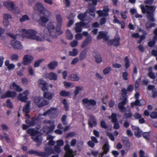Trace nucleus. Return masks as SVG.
Returning <instances> with one entry per match:
<instances>
[{
	"label": "nucleus",
	"instance_id": "40",
	"mask_svg": "<svg viewBox=\"0 0 157 157\" xmlns=\"http://www.w3.org/2000/svg\"><path fill=\"white\" fill-rule=\"evenodd\" d=\"M86 51L85 50H84L82 51L80 53L79 55V59L81 60H82L85 58L86 55Z\"/></svg>",
	"mask_w": 157,
	"mask_h": 157
},
{
	"label": "nucleus",
	"instance_id": "14",
	"mask_svg": "<svg viewBox=\"0 0 157 157\" xmlns=\"http://www.w3.org/2000/svg\"><path fill=\"white\" fill-rule=\"evenodd\" d=\"M29 94L28 90H26L23 93H21L18 95V99L22 102H25L28 99L27 96Z\"/></svg>",
	"mask_w": 157,
	"mask_h": 157
},
{
	"label": "nucleus",
	"instance_id": "29",
	"mask_svg": "<svg viewBox=\"0 0 157 157\" xmlns=\"http://www.w3.org/2000/svg\"><path fill=\"white\" fill-rule=\"evenodd\" d=\"M46 77L49 78L50 80H56L57 78V76L55 73L51 72L49 74H47Z\"/></svg>",
	"mask_w": 157,
	"mask_h": 157
},
{
	"label": "nucleus",
	"instance_id": "17",
	"mask_svg": "<svg viewBox=\"0 0 157 157\" xmlns=\"http://www.w3.org/2000/svg\"><path fill=\"white\" fill-rule=\"evenodd\" d=\"M127 98L126 96H124V98L122 99L123 101L120 102L118 104V107L121 110V112H124L125 110V109L124 107V105H125L127 102Z\"/></svg>",
	"mask_w": 157,
	"mask_h": 157
},
{
	"label": "nucleus",
	"instance_id": "43",
	"mask_svg": "<svg viewBox=\"0 0 157 157\" xmlns=\"http://www.w3.org/2000/svg\"><path fill=\"white\" fill-rule=\"evenodd\" d=\"M87 12L86 11L83 13L79 14L77 16L78 18L81 20H83L87 15Z\"/></svg>",
	"mask_w": 157,
	"mask_h": 157
},
{
	"label": "nucleus",
	"instance_id": "37",
	"mask_svg": "<svg viewBox=\"0 0 157 157\" xmlns=\"http://www.w3.org/2000/svg\"><path fill=\"white\" fill-rule=\"evenodd\" d=\"M10 61L9 60H7L5 62V65L7 66L9 70H10L14 69L15 67V65L13 64H10Z\"/></svg>",
	"mask_w": 157,
	"mask_h": 157
},
{
	"label": "nucleus",
	"instance_id": "57",
	"mask_svg": "<svg viewBox=\"0 0 157 157\" xmlns=\"http://www.w3.org/2000/svg\"><path fill=\"white\" fill-rule=\"evenodd\" d=\"M56 145H57L60 147L61 146H63L64 144V141L62 140H57L56 142Z\"/></svg>",
	"mask_w": 157,
	"mask_h": 157
},
{
	"label": "nucleus",
	"instance_id": "33",
	"mask_svg": "<svg viewBox=\"0 0 157 157\" xmlns=\"http://www.w3.org/2000/svg\"><path fill=\"white\" fill-rule=\"evenodd\" d=\"M56 111V109L54 108H51L50 109L45 112L44 113H43V114H40L39 115V117H40L42 115L46 116L48 114H50L52 113H54Z\"/></svg>",
	"mask_w": 157,
	"mask_h": 157
},
{
	"label": "nucleus",
	"instance_id": "22",
	"mask_svg": "<svg viewBox=\"0 0 157 157\" xmlns=\"http://www.w3.org/2000/svg\"><path fill=\"white\" fill-rule=\"evenodd\" d=\"M120 38L117 37L115 38L113 40H109L108 42L109 45L113 44L115 46H118L120 45Z\"/></svg>",
	"mask_w": 157,
	"mask_h": 157
},
{
	"label": "nucleus",
	"instance_id": "11",
	"mask_svg": "<svg viewBox=\"0 0 157 157\" xmlns=\"http://www.w3.org/2000/svg\"><path fill=\"white\" fill-rule=\"evenodd\" d=\"M109 8L107 6L103 7L102 10H98L96 13L98 15V17H106L109 15Z\"/></svg>",
	"mask_w": 157,
	"mask_h": 157
},
{
	"label": "nucleus",
	"instance_id": "20",
	"mask_svg": "<svg viewBox=\"0 0 157 157\" xmlns=\"http://www.w3.org/2000/svg\"><path fill=\"white\" fill-rule=\"evenodd\" d=\"M12 46L14 48L21 49L22 48V46L18 41H16L15 40L12 41L11 43Z\"/></svg>",
	"mask_w": 157,
	"mask_h": 157
},
{
	"label": "nucleus",
	"instance_id": "38",
	"mask_svg": "<svg viewBox=\"0 0 157 157\" xmlns=\"http://www.w3.org/2000/svg\"><path fill=\"white\" fill-rule=\"evenodd\" d=\"M82 27L80 22H78L75 24V31L76 33H79L82 31Z\"/></svg>",
	"mask_w": 157,
	"mask_h": 157
},
{
	"label": "nucleus",
	"instance_id": "7",
	"mask_svg": "<svg viewBox=\"0 0 157 157\" xmlns=\"http://www.w3.org/2000/svg\"><path fill=\"white\" fill-rule=\"evenodd\" d=\"M82 103L87 109H92V106L95 105L96 102L93 99H89L87 98H85L82 100Z\"/></svg>",
	"mask_w": 157,
	"mask_h": 157
},
{
	"label": "nucleus",
	"instance_id": "19",
	"mask_svg": "<svg viewBox=\"0 0 157 157\" xmlns=\"http://www.w3.org/2000/svg\"><path fill=\"white\" fill-rule=\"evenodd\" d=\"M89 125L90 127L92 128L93 126H95L97 123L94 117L91 115L90 116V119L88 121Z\"/></svg>",
	"mask_w": 157,
	"mask_h": 157
},
{
	"label": "nucleus",
	"instance_id": "9",
	"mask_svg": "<svg viewBox=\"0 0 157 157\" xmlns=\"http://www.w3.org/2000/svg\"><path fill=\"white\" fill-rule=\"evenodd\" d=\"M33 59V57L31 55H25L23 57L22 63L25 66L29 65L32 63Z\"/></svg>",
	"mask_w": 157,
	"mask_h": 157
},
{
	"label": "nucleus",
	"instance_id": "63",
	"mask_svg": "<svg viewBox=\"0 0 157 157\" xmlns=\"http://www.w3.org/2000/svg\"><path fill=\"white\" fill-rule=\"evenodd\" d=\"M75 37L77 40H81L82 38V34L78 33L75 36Z\"/></svg>",
	"mask_w": 157,
	"mask_h": 157
},
{
	"label": "nucleus",
	"instance_id": "39",
	"mask_svg": "<svg viewBox=\"0 0 157 157\" xmlns=\"http://www.w3.org/2000/svg\"><path fill=\"white\" fill-rule=\"evenodd\" d=\"M54 138V136H48L47 137V139L49 140V141L48 142V144L49 145L53 146L55 144V142L54 141L53 139Z\"/></svg>",
	"mask_w": 157,
	"mask_h": 157
},
{
	"label": "nucleus",
	"instance_id": "61",
	"mask_svg": "<svg viewBox=\"0 0 157 157\" xmlns=\"http://www.w3.org/2000/svg\"><path fill=\"white\" fill-rule=\"evenodd\" d=\"M127 11H121V16L122 18L124 19H126L127 16L126 15V13H127Z\"/></svg>",
	"mask_w": 157,
	"mask_h": 157
},
{
	"label": "nucleus",
	"instance_id": "35",
	"mask_svg": "<svg viewBox=\"0 0 157 157\" xmlns=\"http://www.w3.org/2000/svg\"><path fill=\"white\" fill-rule=\"evenodd\" d=\"M45 149H48V150L51 149L52 150V152L50 153V154L52 153H55L56 152L57 153H60L61 151V147L57 145H56L54 147V149L53 150L51 148H46Z\"/></svg>",
	"mask_w": 157,
	"mask_h": 157
},
{
	"label": "nucleus",
	"instance_id": "24",
	"mask_svg": "<svg viewBox=\"0 0 157 157\" xmlns=\"http://www.w3.org/2000/svg\"><path fill=\"white\" fill-rule=\"evenodd\" d=\"M91 4H89L88 5V9L86 11L87 13H89L91 16L93 17H95V14L94 12L95 10V7H91Z\"/></svg>",
	"mask_w": 157,
	"mask_h": 157
},
{
	"label": "nucleus",
	"instance_id": "13",
	"mask_svg": "<svg viewBox=\"0 0 157 157\" xmlns=\"http://www.w3.org/2000/svg\"><path fill=\"white\" fill-rule=\"evenodd\" d=\"M4 4L9 10L12 11L14 13L17 12V10H18V8L15 6L13 2H4Z\"/></svg>",
	"mask_w": 157,
	"mask_h": 157
},
{
	"label": "nucleus",
	"instance_id": "8",
	"mask_svg": "<svg viewBox=\"0 0 157 157\" xmlns=\"http://www.w3.org/2000/svg\"><path fill=\"white\" fill-rule=\"evenodd\" d=\"M52 152V150L51 149L48 150V149H45V152H38L35 150H30L29 151V154H34L37 155H40L42 157H45L48 156L50 153Z\"/></svg>",
	"mask_w": 157,
	"mask_h": 157
},
{
	"label": "nucleus",
	"instance_id": "64",
	"mask_svg": "<svg viewBox=\"0 0 157 157\" xmlns=\"http://www.w3.org/2000/svg\"><path fill=\"white\" fill-rule=\"evenodd\" d=\"M106 134L107 136L109 137L111 140L113 141H114L115 138L112 133L109 132H107Z\"/></svg>",
	"mask_w": 157,
	"mask_h": 157
},
{
	"label": "nucleus",
	"instance_id": "5",
	"mask_svg": "<svg viewBox=\"0 0 157 157\" xmlns=\"http://www.w3.org/2000/svg\"><path fill=\"white\" fill-rule=\"evenodd\" d=\"M27 132L28 133L30 134V135L33 136L32 138L34 141L39 143V145L40 144L42 140L41 136H35L39 134V132H38L34 129L30 128L27 130Z\"/></svg>",
	"mask_w": 157,
	"mask_h": 157
},
{
	"label": "nucleus",
	"instance_id": "41",
	"mask_svg": "<svg viewBox=\"0 0 157 157\" xmlns=\"http://www.w3.org/2000/svg\"><path fill=\"white\" fill-rule=\"evenodd\" d=\"M78 53V50L76 48H73L72 51H70L69 52V54L70 56H77Z\"/></svg>",
	"mask_w": 157,
	"mask_h": 157
},
{
	"label": "nucleus",
	"instance_id": "16",
	"mask_svg": "<svg viewBox=\"0 0 157 157\" xmlns=\"http://www.w3.org/2000/svg\"><path fill=\"white\" fill-rule=\"evenodd\" d=\"M39 86L43 91L48 90V88L47 87V83L45 81L40 79L38 81Z\"/></svg>",
	"mask_w": 157,
	"mask_h": 157
},
{
	"label": "nucleus",
	"instance_id": "23",
	"mask_svg": "<svg viewBox=\"0 0 157 157\" xmlns=\"http://www.w3.org/2000/svg\"><path fill=\"white\" fill-rule=\"evenodd\" d=\"M93 56L95 58V61L97 63H100L102 61V59L100 55L98 53L94 52Z\"/></svg>",
	"mask_w": 157,
	"mask_h": 157
},
{
	"label": "nucleus",
	"instance_id": "47",
	"mask_svg": "<svg viewBox=\"0 0 157 157\" xmlns=\"http://www.w3.org/2000/svg\"><path fill=\"white\" fill-rule=\"evenodd\" d=\"M29 17L27 15L25 14L22 16L20 18V21L21 22H24L29 20Z\"/></svg>",
	"mask_w": 157,
	"mask_h": 157
},
{
	"label": "nucleus",
	"instance_id": "18",
	"mask_svg": "<svg viewBox=\"0 0 157 157\" xmlns=\"http://www.w3.org/2000/svg\"><path fill=\"white\" fill-rule=\"evenodd\" d=\"M16 93L15 92L7 91L2 96L1 98H4L9 97L14 98L16 97Z\"/></svg>",
	"mask_w": 157,
	"mask_h": 157
},
{
	"label": "nucleus",
	"instance_id": "10",
	"mask_svg": "<svg viewBox=\"0 0 157 157\" xmlns=\"http://www.w3.org/2000/svg\"><path fill=\"white\" fill-rule=\"evenodd\" d=\"M68 141H65L66 145L64 147V149L65 151V154L64 157H73V151L71 148L70 146L68 144Z\"/></svg>",
	"mask_w": 157,
	"mask_h": 157
},
{
	"label": "nucleus",
	"instance_id": "56",
	"mask_svg": "<svg viewBox=\"0 0 157 157\" xmlns=\"http://www.w3.org/2000/svg\"><path fill=\"white\" fill-rule=\"evenodd\" d=\"M19 56L17 54H13L11 56V59L14 61H16L18 60Z\"/></svg>",
	"mask_w": 157,
	"mask_h": 157
},
{
	"label": "nucleus",
	"instance_id": "59",
	"mask_svg": "<svg viewBox=\"0 0 157 157\" xmlns=\"http://www.w3.org/2000/svg\"><path fill=\"white\" fill-rule=\"evenodd\" d=\"M150 116L152 119L157 118V112L156 111L152 112L150 115Z\"/></svg>",
	"mask_w": 157,
	"mask_h": 157
},
{
	"label": "nucleus",
	"instance_id": "46",
	"mask_svg": "<svg viewBox=\"0 0 157 157\" xmlns=\"http://www.w3.org/2000/svg\"><path fill=\"white\" fill-rule=\"evenodd\" d=\"M60 94L62 96L67 97L70 94V93L65 90H62L60 92Z\"/></svg>",
	"mask_w": 157,
	"mask_h": 157
},
{
	"label": "nucleus",
	"instance_id": "21",
	"mask_svg": "<svg viewBox=\"0 0 157 157\" xmlns=\"http://www.w3.org/2000/svg\"><path fill=\"white\" fill-rule=\"evenodd\" d=\"M92 41V38L90 36H89L86 39L83 41L81 45V47L84 48L89 44L91 43Z\"/></svg>",
	"mask_w": 157,
	"mask_h": 157
},
{
	"label": "nucleus",
	"instance_id": "28",
	"mask_svg": "<svg viewBox=\"0 0 157 157\" xmlns=\"http://www.w3.org/2000/svg\"><path fill=\"white\" fill-rule=\"evenodd\" d=\"M10 88L12 89L15 90L18 92H21L23 90L22 89L16 84L15 82H13L10 85Z\"/></svg>",
	"mask_w": 157,
	"mask_h": 157
},
{
	"label": "nucleus",
	"instance_id": "50",
	"mask_svg": "<svg viewBox=\"0 0 157 157\" xmlns=\"http://www.w3.org/2000/svg\"><path fill=\"white\" fill-rule=\"evenodd\" d=\"M54 121L53 120H45L43 121L44 124H49L51 126V128H53L54 127Z\"/></svg>",
	"mask_w": 157,
	"mask_h": 157
},
{
	"label": "nucleus",
	"instance_id": "1",
	"mask_svg": "<svg viewBox=\"0 0 157 157\" xmlns=\"http://www.w3.org/2000/svg\"><path fill=\"white\" fill-rule=\"evenodd\" d=\"M56 24L55 27L53 22H49L47 25V29H45L44 30V33L46 34L48 33L51 39L56 38L59 35L62 34L63 31L61 30L62 25V18L59 14H56Z\"/></svg>",
	"mask_w": 157,
	"mask_h": 157
},
{
	"label": "nucleus",
	"instance_id": "15",
	"mask_svg": "<svg viewBox=\"0 0 157 157\" xmlns=\"http://www.w3.org/2000/svg\"><path fill=\"white\" fill-rule=\"evenodd\" d=\"M109 118H112V122L114 123L113 126L114 128L115 129H118L120 127V126L119 123L117 121L116 114L113 113L111 117H109Z\"/></svg>",
	"mask_w": 157,
	"mask_h": 157
},
{
	"label": "nucleus",
	"instance_id": "42",
	"mask_svg": "<svg viewBox=\"0 0 157 157\" xmlns=\"http://www.w3.org/2000/svg\"><path fill=\"white\" fill-rule=\"evenodd\" d=\"M63 84L65 87L67 88H72L74 86V84L73 83L70 82L65 81L64 82Z\"/></svg>",
	"mask_w": 157,
	"mask_h": 157
},
{
	"label": "nucleus",
	"instance_id": "34",
	"mask_svg": "<svg viewBox=\"0 0 157 157\" xmlns=\"http://www.w3.org/2000/svg\"><path fill=\"white\" fill-rule=\"evenodd\" d=\"M152 68L151 67L148 68L147 75L150 78L154 79L155 78V73L152 72Z\"/></svg>",
	"mask_w": 157,
	"mask_h": 157
},
{
	"label": "nucleus",
	"instance_id": "31",
	"mask_svg": "<svg viewBox=\"0 0 157 157\" xmlns=\"http://www.w3.org/2000/svg\"><path fill=\"white\" fill-rule=\"evenodd\" d=\"M103 149V151L100 155L99 157H102L104 154H106L109 151V146L107 144L105 143L104 144Z\"/></svg>",
	"mask_w": 157,
	"mask_h": 157
},
{
	"label": "nucleus",
	"instance_id": "54",
	"mask_svg": "<svg viewBox=\"0 0 157 157\" xmlns=\"http://www.w3.org/2000/svg\"><path fill=\"white\" fill-rule=\"evenodd\" d=\"M44 59H39L38 60L36 61L34 63V67H38L39 66L40 63L44 61Z\"/></svg>",
	"mask_w": 157,
	"mask_h": 157
},
{
	"label": "nucleus",
	"instance_id": "53",
	"mask_svg": "<svg viewBox=\"0 0 157 157\" xmlns=\"http://www.w3.org/2000/svg\"><path fill=\"white\" fill-rule=\"evenodd\" d=\"M127 90L124 88H123L121 92L122 94H121V99H123L124 98V96H126L127 97L126 95L127 94Z\"/></svg>",
	"mask_w": 157,
	"mask_h": 157
},
{
	"label": "nucleus",
	"instance_id": "26",
	"mask_svg": "<svg viewBox=\"0 0 157 157\" xmlns=\"http://www.w3.org/2000/svg\"><path fill=\"white\" fill-rule=\"evenodd\" d=\"M58 65V63L56 61H53L47 65L48 68L51 70L54 69Z\"/></svg>",
	"mask_w": 157,
	"mask_h": 157
},
{
	"label": "nucleus",
	"instance_id": "62",
	"mask_svg": "<svg viewBox=\"0 0 157 157\" xmlns=\"http://www.w3.org/2000/svg\"><path fill=\"white\" fill-rule=\"evenodd\" d=\"M78 44V42L77 40H74L71 42L70 46L72 47H74L77 46Z\"/></svg>",
	"mask_w": 157,
	"mask_h": 157
},
{
	"label": "nucleus",
	"instance_id": "55",
	"mask_svg": "<svg viewBox=\"0 0 157 157\" xmlns=\"http://www.w3.org/2000/svg\"><path fill=\"white\" fill-rule=\"evenodd\" d=\"M25 122L26 124L29 125V126H33L35 124V121L34 120H32L31 121H29L28 120H26Z\"/></svg>",
	"mask_w": 157,
	"mask_h": 157
},
{
	"label": "nucleus",
	"instance_id": "25",
	"mask_svg": "<svg viewBox=\"0 0 157 157\" xmlns=\"http://www.w3.org/2000/svg\"><path fill=\"white\" fill-rule=\"evenodd\" d=\"M146 104V102L144 100H142L140 101L136 100L134 102L131 103V106L132 107L134 105L142 106L145 105Z\"/></svg>",
	"mask_w": 157,
	"mask_h": 157
},
{
	"label": "nucleus",
	"instance_id": "32",
	"mask_svg": "<svg viewBox=\"0 0 157 157\" xmlns=\"http://www.w3.org/2000/svg\"><path fill=\"white\" fill-rule=\"evenodd\" d=\"M68 78L74 81H78L80 79L79 77L77 75L75 74H72L70 75L68 77Z\"/></svg>",
	"mask_w": 157,
	"mask_h": 157
},
{
	"label": "nucleus",
	"instance_id": "6",
	"mask_svg": "<svg viewBox=\"0 0 157 157\" xmlns=\"http://www.w3.org/2000/svg\"><path fill=\"white\" fill-rule=\"evenodd\" d=\"M34 103L38 106L39 107H40L44 106L47 105L49 103L48 101L42 97H36L33 99Z\"/></svg>",
	"mask_w": 157,
	"mask_h": 157
},
{
	"label": "nucleus",
	"instance_id": "49",
	"mask_svg": "<svg viewBox=\"0 0 157 157\" xmlns=\"http://www.w3.org/2000/svg\"><path fill=\"white\" fill-rule=\"evenodd\" d=\"M83 89V87L81 86H78L76 87L75 90L74 91L75 95L76 96L78 93Z\"/></svg>",
	"mask_w": 157,
	"mask_h": 157
},
{
	"label": "nucleus",
	"instance_id": "3",
	"mask_svg": "<svg viewBox=\"0 0 157 157\" xmlns=\"http://www.w3.org/2000/svg\"><path fill=\"white\" fill-rule=\"evenodd\" d=\"M140 7L143 13H147L146 17L149 20L152 22L155 21V20L153 16L154 12L156 8L155 6H148L147 5L144 6L143 5H141Z\"/></svg>",
	"mask_w": 157,
	"mask_h": 157
},
{
	"label": "nucleus",
	"instance_id": "48",
	"mask_svg": "<svg viewBox=\"0 0 157 157\" xmlns=\"http://www.w3.org/2000/svg\"><path fill=\"white\" fill-rule=\"evenodd\" d=\"M125 111L124 116L127 118H130L132 116V113L130 112V109H128L126 111Z\"/></svg>",
	"mask_w": 157,
	"mask_h": 157
},
{
	"label": "nucleus",
	"instance_id": "36",
	"mask_svg": "<svg viewBox=\"0 0 157 157\" xmlns=\"http://www.w3.org/2000/svg\"><path fill=\"white\" fill-rule=\"evenodd\" d=\"M106 33L104 32H100L97 36V38L98 39L104 38L105 40H107L108 38L106 36Z\"/></svg>",
	"mask_w": 157,
	"mask_h": 157
},
{
	"label": "nucleus",
	"instance_id": "30",
	"mask_svg": "<svg viewBox=\"0 0 157 157\" xmlns=\"http://www.w3.org/2000/svg\"><path fill=\"white\" fill-rule=\"evenodd\" d=\"M54 95V93H52L49 92H46L43 94V98L44 99L46 98L48 100H51L52 98Z\"/></svg>",
	"mask_w": 157,
	"mask_h": 157
},
{
	"label": "nucleus",
	"instance_id": "51",
	"mask_svg": "<svg viewBox=\"0 0 157 157\" xmlns=\"http://www.w3.org/2000/svg\"><path fill=\"white\" fill-rule=\"evenodd\" d=\"M134 134L137 137L140 138L141 136L142 132L140 129L137 131H135Z\"/></svg>",
	"mask_w": 157,
	"mask_h": 157
},
{
	"label": "nucleus",
	"instance_id": "58",
	"mask_svg": "<svg viewBox=\"0 0 157 157\" xmlns=\"http://www.w3.org/2000/svg\"><path fill=\"white\" fill-rule=\"evenodd\" d=\"M111 70V68L110 67H107L104 69L103 72L104 74H108Z\"/></svg>",
	"mask_w": 157,
	"mask_h": 157
},
{
	"label": "nucleus",
	"instance_id": "2",
	"mask_svg": "<svg viewBox=\"0 0 157 157\" xmlns=\"http://www.w3.org/2000/svg\"><path fill=\"white\" fill-rule=\"evenodd\" d=\"M22 31L24 33L23 35L27 38L34 40L37 41H44L45 39L44 36L37 35V32L35 30H26L23 29L22 30Z\"/></svg>",
	"mask_w": 157,
	"mask_h": 157
},
{
	"label": "nucleus",
	"instance_id": "44",
	"mask_svg": "<svg viewBox=\"0 0 157 157\" xmlns=\"http://www.w3.org/2000/svg\"><path fill=\"white\" fill-rule=\"evenodd\" d=\"M124 61L125 62V67L127 69L130 65V63L128 57L126 56L125 57Z\"/></svg>",
	"mask_w": 157,
	"mask_h": 157
},
{
	"label": "nucleus",
	"instance_id": "12",
	"mask_svg": "<svg viewBox=\"0 0 157 157\" xmlns=\"http://www.w3.org/2000/svg\"><path fill=\"white\" fill-rule=\"evenodd\" d=\"M42 14L43 15L40 16L38 22L41 26L44 27L45 26V23L48 21V17L51 16V13L50 12V14L49 15H47L45 14Z\"/></svg>",
	"mask_w": 157,
	"mask_h": 157
},
{
	"label": "nucleus",
	"instance_id": "27",
	"mask_svg": "<svg viewBox=\"0 0 157 157\" xmlns=\"http://www.w3.org/2000/svg\"><path fill=\"white\" fill-rule=\"evenodd\" d=\"M30 102H27L26 104L24 106L23 109V111L25 113V116H27L28 117H29L28 113L30 110Z\"/></svg>",
	"mask_w": 157,
	"mask_h": 157
},
{
	"label": "nucleus",
	"instance_id": "52",
	"mask_svg": "<svg viewBox=\"0 0 157 157\" xmlns=\"http://www.w3.org/2000/svg\"><path fill=\"white\" fill-rule=\"evenodd\" d=\"M155 24L154 23H152L151 22L148 21L146 24V27L147 29H149L151 28L152 27H154L155 26Z\"/></svg>",
	"mask_w": 157,
	"mask_h": 157
},
{
	"label": "nucleus",
	"instance_id": "4",
	"mask_svg": "<svg viewBox=\"0 0 157 157\" xmlns=\"http://www.w3.org/2000/svg\"><path fill=\"white\" fill-rule=\"evenodd\" d=\"M33 9L35 11H38L41 14H45L47 15L50 14V12L44 6L42 3L40 2L35 4Z\"/></svg>",
	"mask_w": 157,
	"mask_h": 157
},
{
	"label": "nucleus",
	"instance_id": "60",
	"mask_svg": "<svg viewBox=\"0 0 157 157\" xmlns=\"http://www.w3.org/2000/svg\"><path fill=\"white\" fill-rule=\"evenodd\" d=\"M100 125L102 128L105 129H106L108 128L105 121H101Z\"/></svg>",
	"mask_w": 157,
	"mask_h": 157
},
{
	"label": "nucleus",
	"instance_id": "45",
	"mask_svg": "<svg viewBox=\"0 0 157 157\" xmlns=\"http://www.w3.org/2000/svg\"><path fill=\"white\" fill-rule=\"evenodd\" d=\"M67 37L69 40H71L73 38V36L69 30H67L66 31Z\"/></svg>",
	"mask_w": 157,
	"mask_h": 157
}]
</instances>
